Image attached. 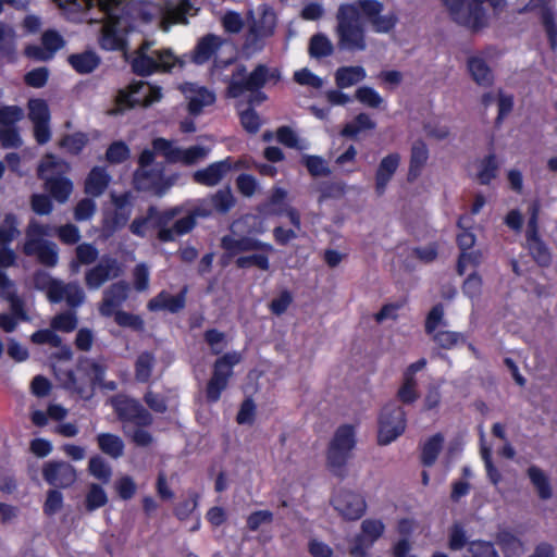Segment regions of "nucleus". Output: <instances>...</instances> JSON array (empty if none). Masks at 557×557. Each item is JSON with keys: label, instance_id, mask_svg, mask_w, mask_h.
I'll list each match as a JSON object with an SVG mask.
<instances>
[{"label": "nucleus", "instance_id": "12", "mask_svg": "<svg viewBox=\"0 0 557 557\" xmlns=\"http://www.w3.org/2000/svg\"><path fill=\"white\" fill-rule=\"evenodd\" d=\"M162 97L161 89L144 82L134 83L127 89L119 92L116 98V112L125 109L143 106L148 107L158 102Z\"/></svg>", "mask_w": 557, "mask_h": 557}, {"label": "nucleus", "instance_id": "49", "mask_svg": "<svg viewBox=\"0 0 557 557\" xmlns=\"http://www.w3.org/2000/svg\"><path fill=\"white\" fill-rule=\"evenodd\" d=\"M375 124L366 113L359 114L352 122L348 123L342 131L343 136L354 137L364 131L374 128Z\"/></svg>", "mask_w": 557, "mask_h": 557}, {"label": "nucleus", "instance_id": "33", "mask_svg": "<svg viewBox=\"0 0 557 557\" xmlns=\"http://www.w3.org/2000/svg\"><path fill=\"white\" fill-rule=\"evenodd\" d=\"M499 164L494 154L485 156L473 163L474 176L483 185L490 184L496 178Z\"/></svg>", "mask_w": 557, "mask_h": 557}, {"label": "nucleus", "instance_id": "34", "mask_svg": "<svg viewBox=\"0 0 557 557\" xmlns=\"http://www.w3.org/2000/svg\"><path fill=\"white\" fill-rule=\"evenodd\" d=\"M185 305V290L181 294L173 296L168 292H161L158 296L152 298L148 302V308L151 311L156 310H169L171 312H176L181 310Z\"/></svg>", "mask_w": 557, "mask_h": 557}, {"label": "nucleus", "instance_id": "40", "mask_svg": "<svg viewBox=\"0 0 557 557\" xmlns=\"http://www.w3.org/2000/svg\"><path fill=\"white\" fill-rule=\"evenodd\" d=\"M469 72L472 78L483 86L493 82V74L482 55H473L468 61Z\"/></svg>", "mask_w": 557, "mask_h": 557}, {"label": "nucleus", "instance_id": "55", "mask_svg": "<svg viewBox=\"0 0 557 557\" xmlns=\"http://www.w3.org/2000/svg\"><path fill=\"white\" fill-rule=\"evenodd\" d=\"M431 335L434 342L445 349H451L465 341L461 334L444 330H436Z\"/></svg>", "mask_w": 557, "mask_h": 557}, {"label": "nucleus", "instance_id": "20", "mask_svg": "<svg viewBox=\"0 0 557 557\" xmlns=\"http://www.w3.org/2000/svg\"><path fill=\"white\" fill-rule=\"evenodd\" d=\"M358 10L362 12L376 33L391 32L397 22L394 13L382 14L383 4L376 0H358Z\"/></svg>", "mask_w": 557, "mask_h": 557}, {"label": "nucleus", "instance_id": "56", "mask_svg": "<svg viewBox=\"0 0 557 557\" xmlns=\"http://www.w3.org/2000/svg\"><path fill=\"white\" fill-rule=\"evenodd\" d=\"M397 397L404 404L414 403L419 397L417 380L404 376L403 384L397 392Z\"/></svg>", "mask_w": 557, "mask_h": 557}, {"label": "nucleus", "instance_id": "26", "mask_svg": "<svg viewBox=\"0 0 557 557\" xmlns=\"http://www.w3.org/2000/svg\"><path fill=\"white\" fill-rule=\"evenodd\" d=\"M250 35L255 39H261L273 35L276 25V17L273 10L263 4L257 12L250 13Z\"/></svg>", "mask_w": 557, "mask_h": 557}, {"label": "nucleus", "instance_id": "21", "mask_svg": "<svg viewBox=\"0 0 557 557\" xmlns=\"http://www.w3.org/2000/svg\"><path fill=\"white\" fill-rule=\"evenodd\" d=\"M28 117L34 124V136L37 143L40 145L48 143L51 132L49 127L50 111L47 102L42 99H30L28 101Z\"/></svg>", "mask_w": 557, "mask_h": 557}, {"label": "nucleus", "instance_id": "15", "mask_svg": "<svg viewBox=\"0 0 557 557\" xmlns=\"http://www.w3.org/2000/svg\"><path fill=\"white\" fill-rule=\"evenodd\" d=\"M182 212L181 207H174L164 210L158 218V237L162 242H173L177 236L184 235L191 231L195 225V216L205 215L199 211L193 214H188L175 221L172 227H168V224Z\"/></svg>", "mask_w": 557, "mask_h": 557}, {"label": "nucleus", "instance_id": "46", "mask_svg": "<svg viewBox=\"0 0 557 557\" xmlns=\"http://www.w3.org/2000/svg\"><path fill=\"white\" fill-rule=\"evenodd\" d=\"M98 257V250L95 246L90 244H81L76 248V260L71 263V269L73 272L79 271L81 264H90Z\"/></svg>", "mask_w": 557, "mask_h": 557}, {"label": "nucleus", "instance_id": "38", "mask_svg": "<svg viewBox=\"0 0 557 557\" xmlns=\"http://www.w3.org/2000/svg\"><path fill=\"white\" fill-rule=\"evenodd\" d=\"M552 0H531L528 4L529 10L541 9L542 21L546 28L547 35L550 40V45L554 48L556 46L557 30L554 24V15L550 12L548 5Z\"/></svg>", "mask_w": 557, "mask_h": 557}, {"label": "nucleus", "instance_id": "27", "mask_svg": "<svg viewBox=\"0 0 557 557\" xmlns=\"http://www.w3.org/2000/svg\"><path fill=\"white\" fill-rule=\"evenodd\" d=\"M45 480L55 486L66 487L76 480L75 469L64 461L47 462L42 469Z\"/></svg>", "mask_w": 557, "mask_h": 557}, {"label": "nucleus", "instance_id": "48", "mask_svg": "<svg viewBox=\"0 0 557 557\" xmlns=\"http://www.w3.org/2000/svg\"><path fill=\"white\" fill-rule=\"evenodd\" d=\"M462 557H499L494 545L486 541H472Z\"/></svg>", "mask_w": 557, "mask_h": 557}, {"label": "nucleus", "instance_id": "31", "mask_svg": "<svg viewBox=\"0 0 557 557\" xmlns=\"http://www.w3.org/2000/svg\"><path fill=\"white\" fill-rule=\"evenodd\" d=\"M62 37L54 30H47L42 35V46H29L26 48V54L36 60H48L63 47Z\"/></svg>", "mask_w": 557, "mask_h": 557}, {"label": "nucleus", "instance_id": "7", "mask_svg": "<svg viewBox=\"0 0 557 557\" xmlns=\"http://www.w3.org/2000/svg\"><path fill=\"white\" fill-rule=\"evenodd\" d=\"M357 444L355 426L344 424L336 429L326 451L327 466L339 472L352 456Z\"/></svg>", "mask_w": 557, "mask_h": 557}, {"label": "nucleus", "instance_id": "54", "mask_svg": "<svg viewBox=\"0 0 557 557\" xmlns=\"http://www.w3.org/2000/svg\"><path fill=\"white\" fill-rule=\"evenodd\" d=\"M529 476H530V480L532 481V483L534 484V486L536 487L537 493L541 498L547 499L552 496V491H550L548 480H547L546 475L539 468L531 467L529 469Z\"/></svg>", "mask_w": 557, "mask_h": 557}, {"label": "nucleus", "instance_id": "13", "mask_svg": "<svg viewBox=\"0 0 557 557\" xmlns=\"http://www.w3.org/2000/svg\"><path fill=\"white\" fill-rule=\"evenodd\" d=\"M103 368L94 361H83L76 372L71 375V385L82 398L89 399L95 387L102 384Z\"/></svg>", "mask_w": 557, "mask_h": 557}, {"label": "nucleus", "instance_id": "44", "mask_svg": "<svg viewBox=\"0 0 557 557\" xmlns=\"http://www.w3.org/2000/svg\"><path fill=\"white\" fill-rule=\"evenodd\" d=\"M496 542L508 557L517 555L522 550V543L511 531H499Z\"/></svg>", "mask_w": 557, "mask_h": 557}, {"label": "nucleus", "instance_id": "22", "mask_svg": "<svg viewBox=\"0 0 557 557\" xmlns=\"http://www.w3.org/2000/svg\"><path fill=\"white\" fill-rule=\"evenodd\" d=\"M385 525L382 520L368 518L361 523V535L350 548L354 557H370L367 549L372 546L384 533Z\"/></svg>", "mask_w": 557, "mask_h": 557}, {"label": "nucleus", "instance_id": "58", "mask_svg": "<svg viewBox=\"0 0 557 557\" xmlns=\"http://www.w3.org/2000/svg\"><path fill=\"white\" fill-rule=\"evenodd\" d=\"M470 222V218L468 216L460 218L458 221V226L462 230L457 236V243L461 252L470 249L475 243L474 234L468 231L471 224Z\"/></svg>", "mask_w": 557, "mask_h": 557}, {"label": "nucleus", "instance_id": "24", "mask_svg": "<svg viewBox=\"0 0 557 557\" xmlns=\"http://www.w3.org/2000/svg\"><path fill=\"white\" fill-rule=\"evenodd\" d=\"M122 272V265L116 259L103 257L99 264L86 273V285L90 289H98L108 280L117 277Z\"/></svg>", "mask_w": 557, "mask_h": 557}, {"label": "nucleus", "instance_id": "63", "mask_svg": "<svg viewBox=\"0 0 557 557\" xmlns=\"http://www.w3.org/2000/svg\"><path fill=\"white\" fill-rule=\"evenodd\" d=\"M77 325V318L73 312H63L55 315L51 321V327L54 331L72 332Z\"/></svg>", "mask_w": 557, "mask_h": 557}, {"label": "nucleus", "instance_id": "42", "mask_svg": "<svg viewBox=\"0 0 557 557\" xmlns=\"http://www.w3.org/2000/svg\"><path fill=\"white\" fill-rule=\"evenodd\" d=\"M222 41L219 37L214 35H209L202 38L195 50L194 54V61L197 64H202L207 62L213 53L218 50V48L221 46Z\"/></svg>", "mask_w": 557, "mask_h": 557}, {"label": "nucleus", "instance_id": "1", "mask_svg": "<svg viewBox=\"0 0 557 557\" xmlns=\"http://www.w3.org/2000/svg\"><path fill=\"white\" fill-rule=\"evenodd\" d=\"M69 12L97 9L100 17H86L89 22H102L100 45L106 50H122L126 35L139 29L141 23L159 21V26L168 32L172 24L186 23L187 15H194L195 9L183 0L177 5L154 3L140 0H53Z\"/></svg>", "mask_w": 557, "mask_h": 557}, {"label": "nucleus", "instance_id": "5", "mask_svg": "<svg viewBox=\"0 0 557 557\" xmlns=\"http://www.w3.org/2000/svg\"><path fill=\"white\" fill-rule=\"evenodd\" d=\"M70 170L67 162L47 154L38 166V175L45 181L46 190L58 202H65L73 191V183L63 174Z\"/></svg>", "mask_w": 557, "mask_h": 557}, {"label": "nucleus", "instance_id": "14", "mask_svg": "<svg viewBox=\"0 0 557 557\" xmlns=\"http://www.w3.org/2000/svg\"><path fill=\"white\" fill-rule=\"evenodd\" d=\"M242 354L227 352L214 363L213 375L207 386V397L210 401H216L221 393L226 388L228 379L233 374V367L242 361Z\"/></svg>", "mask_w": 557, "mask_h": 557}, {"label": "nucleus", "instance_id": "4", "mask_svg": "<svg viewBox=\"0 0 557 557\" xmlns=\"http://www.w3.org/2000/svg\"><path fill=\"white\" fill-rule=\"evenodd\" d=\"M153 149H145L139 156V169L135 172L134 183L137 189L148 190L158 196L163 195L172 187L177 180V175H165L160 165H153Z\"/></svg>", "mask_w": 557, "mask_h": 557}, {"label": "nucleus", "instance_id": "29", "mask_svg": "<svg viewBox=\"0 0 557 557\" xmlns=\"http://www.w3.org/2000/svg\"><path fill=\"white\" fill-rule=\"evenodd\" d=\"M182 91L188 101V110L191 114L200 113L205 107L211 106L215 100L212 91L196 84L187 83L183 85Z\"/></svg>", "mask_w": 557, "mask_h": 557}, {"label": "nucleus", "instance_id": "9", "mask_svg": "<svg viewBox=\"0 0 557 557\" xmlns=\"http://www.w3.org/2000/svg\"><path fill=\"white\" fill-rule=\"evenodd\" d=\"M47 234V227L37 222H30L26 231L23 251L27 256H37L45 265L54 267L59 260L58 247L54 243L42 239Z\"/></svg>", "mask_w": 557, "mask_h": 557}, {"label": "nucleus", "instance_id": "10", "mask_svg": "<svg viewBox=\"0 0 557 557\" xmlns=\"http://www.w3.org/2000/svg\"><path fill=\"white\" fill-rule=\"evenodd\" d=\"M153 150L164 157L170 163L195 165L203 161L210 152V148L195 145L188 148L178 147L174 141L164 138H156L152 141Z\"/></svg>", "mask_w": 557, "mask_h": 557}, {"label": "nucleus", "instance_id": "2", "mask_svg": "<svg viewBox=\"0 0 557 557\" xmlns=\"http://www.w3.org/2000/svg\"><path fill=\"white\" fill-rule=\"evenodd\" d=\"M450 12L451 17L460 25L478 30L485 27L491 18L488 10L493 14L500 13L506 0H443Z\"/></svg>", "mask_w": 557, "mask_h": 557}, {"label": "nucleus", "instance_id": "53", "mask_svg": "<svg viewBox=\"0 0 557 557\" xmlns=\"http://www.w3.org/2000/svg\"><path fill=\"white\" fill-rule=\"evenodd\" d=\"M276 137L281 144H283L289 148L305 150L309 146L306 140L299 138L297 136V134L288 127H281L277 131Z\"/></svg>", "mask_w": 557, "mask_h": 557}, {"label": "nucleus", "instance_id": "11", "mask_svg": "<svg viewBox=\"0 0 557 557\" xmlns=\"http://www.w3.org/2000/svg\"><path fill=\"white\" fill-rule=\"evenodd\" d=\"M406 429L404 409L396 403H387L379 416L377 442L388 445L399 437Z\"/></svg>", "mask_w": 557, "mask_h": 557}, {"label": "nucleus", "instance_id": "43", "mask_svg": "<svg viewBox=\"0 0 557 557\" xmlns=\"http://www.w3.org/2000/svg\"><path fill=\"white\" fill-rule=\"evenodd\" d=\"M160 213L161 212H158V210L156 208L151 207L148 211L147 216L136 218L132 222V224L129 226L131 232L134 235L144 237L151 226L158 227V218L160 216Z\"/></svg>", "mask_w": 557, "mask_h": 557}, {"label": "nucleus", "instance_id": "8", "mask_svg": "<svg viewBox=\"0 0 557 557\" xmlns=\"http://www.w3.org/2000/svg\"><path fill=\"white\" fill-rule=\"evenodd\" d=\"M177 62L171 50H151V44L145 42L132 59V67L139 75H149L157 71H170Z\"/></svg>", "mask_w": 557, "mask_h": 557}, {"label": "nucleus", "instance_id": "64", "mask_svg": "<svg viewBox=\"0 0 557 557\" xmlns=\"http://www.w3.org/2000/svg\"><path fill=\"white\" fill-rule=\"evenodd\" d=\"M89 471L98 480L107 483L111 478V468L103 458L96 456L89 460Z\"/></svg>", "mask_w": 557, "mask_h": 557}, {"label": "nucleus", "instance_id": "39", "mask_svg": "<svg viewBox=\"0 0 557 557\" xmlns=\"http://www.w3.org/2000/svg\"><path fill=\"white\" fill-rule=\"evenodd\" d=\"M429 158V150L426 145L422 140H417L411 146L410 153V165H409V178H416Z\"/></svg>", "mask_w": 557, "mask_h": 557}, {"label": "nucleus", "instance_id": "45", "mask_svg": "<svg viewBox=\"0 0 557 557\" xmlns=\"http://www.w3.org/2000/svg\"><path fill=\"white\" fill-rule=\"evenodd\" d=\"M71 65L82 74L90 73L99 64L96 53L87 51L81 54H74L69 58Z\"/></svg>", "mask_w": 557, "mask_h": 557}, {"label": "nucleus", "instance_id": "51", "mask_svg": "<svg viewBox=\"0 0 557 557\" xmlns=\"http://www.w3.org/2000/svg\"><path fill=\"white\" fill-rule=\"evenodd\" d=\"M18 234L15 216L7 214L0 223V247L9 245Z\"/></svg>", "mask_w": 557, "mask_h": 557}, {"label": "nucleus", "instance_id": "50", "mask_svg": "<svg viewBox=\"0 0 557 557\" xmlns=\"http://www.w3.org/2000/svg\"><path fill=\"white\" fill-rule=\"evenodd\" d=\"M333 52V44L331 40L321 34L314 35L309 45V53L313 58H322L330 55Z\"/></svg>", "mask_w": 557, "mask_h": 557}, {"label": "nucleus", "instance_id": "35", "mask_svg": "<svg viewBox=\"0 0 557 557\" xmlns=\"http://www.w3.org/2000/svg\"><path fill=\"white\" fill-rule=\"evenodd\" d=\"M34 285L37 289L46 292L49 301H61V296L58 294L61 290V281L53 278L49 273H36L34 277Z\"/></svg>", "mask_w": 557, "mask_h": 557}, {"label": "nucleus", "instance_id": "25", "mask_svg": "<svg viewBox=\"0 0 557 557\" xmlns=\"http://www.w3.org/2000/svg\"><path fill=\"white\" fill-rule=\"evenodd\" d=\"M530 221H529V236L528 244L530 251L534 258V260L541 264L546 265L550 260V255L547 248L539 240L536 236V227H537V216L540 212L539 202L534 201L530 208Z\"/></svg>", "mask_w": 557, "mask_h": 557}, {"label": "nucleus", "instance_id": "57", "mask_svg": "<svg viewBox=\"0 0 557 557\" xmlns=\"http://www.w3.org/2000/svg\"><path fill=\"white\" fill-rule=\"evenodd\" d=\"M107 502L108 496L104 490L97 484H91L86 495V508L89 511H94L104 506Z\"/></svg>", "mask_w": 557, "mask_h": 557}, {"label": "nucleus", "instance_id": "37", "mask_svg": "<svg viewBox=\"0 0 557 557\" xmlns=\"http://www.w3.org/2000/svg\"><path fill=\"white\" fill-rule=\"evenodd\" d=\"M109 183L110 176L107 171L102 168L96 166L90 171L86 178L85 191L88 195L98 197L103 194Z\"/></svg>", "mask_w": 557, "mask_h": 557}, {"label": "nucleus", "instance_id": "32", "mask_svg": "<svg viewBox=\"0 0 557 557\" xmlns=\"http://www.w3.org/2000/svg\"><path fill=\"white\" fill-rule=\"evenodd\" d=\"M232 163L230 159L211 163L205 169L198 170L194 173V181L198 184L206 186H214L219 184L222 178L231 171Z\"/></svg>", "mask_w": 557, "mask_h": 557}, {"label": "nucleus", "instance_id": "16", "mask_svg": "<svg viewBox=\"0 0 557 557\" xmlns=\"http://www.w3.org/2000/svg\"><path fill=\"white\" fill-rule=\"evenodd\" d=\"M0 295L10 301L12 310V315L0 314V327L5 332H12L17 325L16 318L26 320V315L23 311V304L16 296L13 282L2 271H0Z\"/></svg>", "mask_w": 557, "mask_h": 557}, {"label": "nucleus", "instance_id": "3", "mask_svg": "<svg viewBox=\"0 0 557 557\" xmlns=\"http://www.w3.org/2000/svg\"><path fill=\"white\" fill-rule=\"evenodd\" d=\"M336 34L339 49L363 51L367 48L364 28L356 4H342L337 12Z\"/></svg>", "mask_w": 557, "mask_h": 557}, {"label": "nucleus", "instance_id": "18", "mask_svg": "<svg viewBox=\"0 0 557 557\" xmlns=\"http://www.w3.org/2000/svg\"><path fill=\"white\" fill-rule=\"evenodd\" d=\"M113 211H107L103 216V233L106 237L111 236L114 232L125 226L132 214V203L129 195L121 196L112 195Z\"/></svg>", "mask_w": 557, "mask_h": 557}, {"label": "nucleus", "instance_id": "19", "mask_svg": "<svg viewBox=\"0 0 557 557\" xmlns=\"http://www.w3.org/2000/svg\"><path fill=\"white\" fill-rule=\"evenodd\" d=\"M334 509L347 520H357L366 512L367 504L364 498L352 491H337L333 498Z\"/></svg>", "mask_w": 557, "mask_h": 557}, {"label": "nucleus", "instance_id": "59", "mask_svg": "<svg viewBox=\"0 0 557 557\" xmlns=\"http://www.w3.org/2000/svg\"><path fill=\"white\" fill-rule=\"evenodd\" d=\"M356 98L364 106L380 108L384 102L380 94L372 87L363 86L357 89Z\"/></svg>", "mask_w": 557, "mask_h": 557}, {"label": "nucleus", "instance_id": "6", "mask_svg": "<svg viewBox=\"0 0 557 557\" xmlns=\"http://www.w3.org/2000/svg\"><path fill=\"white\" fill-rule=\"evenodd\" d=\"M258 218L255 215H246L239 221H236L232 225V234L228 236H224L222 239V247L231 255H237L244 251L251 250H261L264 252H272L274 250L273 246L267 243H262L260 240L253 239L251 237H239L238 235L244 232V225L249 226L248 232L261 233L263 228L256 227L255 224Z\"/></svg>", "mask_w": 557, "mask_h": 557}, {"label": "nucleus", "instance_id": "41", "mask_svg": "<svg viewBox=\"0 0 557 557\" xmlns=\"http://www.w3.org/2000/svg\"><path fill=\"white\" fill-rule=\"evenodd\" d=\"M97 442L101 451L111 458H120L124 453V443L117 435L111 433H100L97 436Z\"/></svg>", "mask_w": 557, "mask_h": 557}, {"label": "nucleus", "instance_id": "52", "mask_svg": "<svg viewBox=\"0 0 557 557\" xmlns=\"http://www.w3.org/2000/svg\"><path fill=\"white\" fill-rule=\"evenodd\" d=\"M443 445V437L440 434L432 436L423 446L422 461L425 466H431L436 460Z\"/></svg>", "mask_w": 557, "mask_h": 557}, {"label": "nucleus", "instance_id": "23", "mask_svg": "<svg viewBox=\"0 0 557 557\" xmlns=\"http://www.w3.org/2000/svg\"><path fill=\"white\" fill-rule=\"evenodd\" d=\"M111 404L125 424L133 422L137 425H147L151 422L150 414L134 399L116 396L111 399Z\"/></svg>", "mask_w": 557, "mask_h": 557}, {"label": "nucleus", "instance_id": "61", "mask_svg": "<svg viewBox=\"0 0 557 557\" xmlns=\"http://www.w3.org/2000/svg\"><path fill=\"white\" fill-rule=\"evenodd\" d=\"M153 364L154 358L151 354H141L136 361V379L140 382H147L151 375Z\"/></svg>", "mask_w": 557, "mask_h": 557}, {"label": "nucleus", "instance_id": "36", "mask_svg": "<svg viewBox=\"0 0 557 557\" xmlns=\"http://www.w3.org/2000/svg\"><path fill=\"white\" fill-rule=\"evenodd\" d=\"M366 76V70L360 65L342 66L335 72V82L339 88H348L363 81Z\"/></svg>", "mask_w": 557, "mask_h": 557}, {"label": "nucleus", "instance_id": "28", "mask_svg": "<svg viewBox=\"0 0 557 557\" xmlns=\"http://www.w3.org/2000/svg\"><path fill=\"white\" fill-rule=\"evenodd\" d=\"M129 286L126 282H117L103 293L99 312L104 317L113 315L115 310L127 299Z\"/></svg>", "mask_w": 557, "mask_h": 557}, {"label": "nucleus", "instance_id": "60", "mask_svg": "<svg viewBox=\"0 0 557 557\" xmlns=\"http://www.w3.org/2000/svg\"><path fill=\"white\" fill-rule=\"evenodd\" d=\"M87 144V137L83 133H75L63 137L60 141V147L65 149L69 153L77 154Z\"/></svg>", "mask_w": 557, "mask_h": 557}, {"label": "nucleus", "instance_id": "30", "mask_svg": "<svg viewBox=\"0 0 557 557\" xmlns=\"http://www.w3.org/2000/svg\"><path fill=\"white\" fill-rule=\"evenodd\" d=\"M401 157L397 152L388 153L379 163L375 173V191L377 195H383L386 187L397 169L399 168Z\"/></svg>", "mask_w": 557, "mask_h": 557}, {"label": "nucleus", "instance_id": "47", "mask_svg": "<svg viewBox=\"0 0 557 557\" xmlns=\"http://www.w3.org/2000/svg\"><path fill=\"white\" fill-rule=\"evenodd\" d=\"M61 296V301L65 300L71 307H78L84 302V290L77 284H64L61 281V290L58 293Z\"/></svg>", "mask_w": 557, "mask_h": 557}, {"label": "nucleus", "instance_id": "62", "mask_svg": "<svg viewBox=\"0 0 557 557\" xmlns=\"http://www.w3.org/2000/svg\"><path fill=\"white\" fill-rule=\"evenodd\" d=\"M236 264L242 269H247L250 267H257L262 271H268L270 269L269 258L265 253H255L251 256L239 257L236 260Z\"/></svg>", "mask_w": 557, "mask_h": 557}, {"label": "nucleus", "instance_id": "17", "mask_svg": "<svg viewBox=\"0 0 557 557\" xmlns=\"http://www.w3.org/2000/svg\"><path fill=\"white\" fill-rule=\"evenodd\" d=\"M268 78L269 71L264 65L257 66L249 75L246 74L245 69H239L231 79L228 95L236 98L246 91L258 90Z\"/></svg>", "mask_w": 557, "mask_h": 557}]
</instances>
